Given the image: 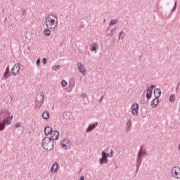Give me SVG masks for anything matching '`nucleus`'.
Wrapping results in <instances>:
<instances>
[{
	"mask_svg": "<svg viewBox=\"0 0 180 180\" xmlns=\"http://www.w3.org/2000/svg\"><path fill=\"white\" fill-rule=\"evenodd\" d=\"M117 27H115L113 29H110V27H108L106 30H105V34H107V36H113V32H115V30H116Z\"/></svg>",
	"mask_w": 180,
	"mask_h": 180,
	"instance_id": "obj_19",
	"label": "nucleus"
},
{
	"mask_svg": "<svg viewBox=\"0 0 180 180\" xmlns=\"http://www.w3.org/2000/svg\"><path fill=\"white\" fill-rule=\"evenodd\" d=\"M139 172V170H136V174H137Z\"/></svg>",
	"mask_w": 180,
	"mask_h": 180,
	"instance_id": "obj_44",
	"label": "nucleus"
},
{
	"mask_svg": "<svg viewBox=\"0 0 180 180\" xmlns=\"http://www.w3.org/2000/svg\"><path fill=\"white\" fill-rule=\"evenodd\" d=\"M77 67L79 68V71H80L83 75H86V70L85 69V67L82 65V63H77Z\"/></svg>",
	"mask_w": 180,
	"mask_h": 180,
	"instance_id": "obj_14",
	"label": "nucleus"
},
{
	"mask_svg": "<svg viewBox=\"0 0 180 180\" xmlns=\"http://www.w3.org/2000/svg\"><path fill=\"white\" fill-rule=\"evenodd\" d=\"M144 155H147V150L146 148H143V146H141L136 157L139 158H143Z\"/></svg>",
	"mask_w": 180,
	"mask_h": 180,
	"instance_id": "obj_9",
	"label": "nucleus"
},
{
	"mask_svg": "<svg viewBox=\"0 0 180 180\" xmlns=\"http://www.w3.org/2000/svg\"><path fill=\"white\" fill-rule=\"evenodd\" d=\"M151 96H153V93L147 92L146 94V98L148 100L151 99Z\"/></svg>",
	"mask_w": 180,
	"mask_h": 180,
	"instance_id": "obj_32",
	"label": "nucleus"
},
{
	"mask_svg": "<svg viewBox=\"0 0 180 180\" xmlns=\"http://www.w3.org/2000/svg\"><path fill=\"white\" fill-rule=\"evenodd\" d=\"M98 44L96 42H93L91 44L90 50H91V51H92L93 53H95V54H96V53L98 51Z\"/></svg>",
	"mask_w": 180,
	"mask_h": 180,
	"instance_id": "obj_12",
	"label": "nucleus"
},
{
	"mask_svg": "<svg viewBox=\"0 0 180 180\" xmlns=\"http://www.w3.org/2000/svg\"><path fill=\"white\" fill-rule=\"evenodd\" d=\"M82 96L83 98H86V94L82 93Z\"/></svg>",
	"mask_w": 180,
	"mask_h": 180,
	"instance_id": "obj_40",
	"label": "nucleus"
},
{
	"mask_svg": "<svg viewBox=\"0 0 180 180\" xmlns=\"http://www.w3.org/2000/svg\"><path fill=\"white\" fill-rule=\"evenodd\" d=\"M155 88V85L152 84L147 89V92H149L150 94H153V89Z\"/></svg>",
	"mask_w": 180,
	"mask_h": 180,
	"instance_id": "obj_25",
	"label": "nucleus"
},
{
	"mask_svg": "<svg viewBox=\"0 0 180 180\" xmlns=\"http://www.w3.org/2000/svg\"><path fill=\"white\" fill-rule=\"evenodd\" d=\"M110 151V148L107 147L103 151H102L101 154H104V155H108V153Z\"/></svg>",
	"mask_w": 180,
	"mask_h": 180,
	"instance_id": "obj_28",
	"label": "nucleus"
},
{
	"mask_svg": "<svg viewBox=\"0 0 180 180\" xmlns=\"http://www.w3.org/2000/svg\"><path fill=\"white\" fill-rule=\"evenodd\" d=\"M21 125H22V122H18V123L15 124L16 129H18V127H20Z\"/></svg>",
	"mask_w": 180,
	"mask_h": 180,
	"instance_id": "obj_35",
	"label": "nucleus"
},
{
	"mask_svg": "<svg viewBox=\"0 0 180 180\" xmlns=\"http://www.w3.org/2000/svg\"><path fill=\"white\" fill-rule=\"evenodd\" d=\"M153 94H154L155 98L158 99V98L161 96V89L160 88L155 89L153 91Z\"/></svg>",
	"mask_w": 180,
	"mask_h": 180,
	"instance_id": "obj_18",
	"label": "nucleus"
},
{
	"mask_svg": "<svg viewBox=\"0 0 180 180\" xmlns=\"http://www.w3.org/2000/svg\"><path fill=\"white\" fill-rule=\"evenodd\" d=\"M44 101V96L43 95V94H37V98L35 101V104L36 106L38 108H40V106H41V105H43V101Z\"/></svg>",
	"mask_w": 180,
	"mask_h": 180,
	"instance_id": "obj_6",
	"label": "nucleus"
},
{
	"mask_svg": "<svg viewBox=\"0 0 180 180\" xmlns=\"http://www.w3.org/2000/svg\"><path fill=\"white\" fill-rule=\"evenodd\" d=\"M49 117H50V112H49V111H44L42 113V118L44 120H47V119H49Z\"/></svg>",
	"mask_w": 180,
	"mask_h": 180,
	"instance_id": "obj_22",
	"label": "nucleus"
},
{
	"mask_svg": "<svg viewBox=\"0 0 180 180\" xmlns=\"http://www.w3.org/2000/svg\"><path fill=\"white\" fill-rule=\"evenodd\" d=\"M36 64H37V65H40V59H39V58H38V59L37 60Z\"/></svg>",
	"mask_w": 180,
	"mask_h": 180,
	"instance_id": "obj_38",
	"label": "nucleus"
},
{
	"mask_svg": "<svg viewBox=\"0 0 180 180\" xmlns=\"http://www.w3.org/2000/svg\"><path fill=\"white\" fill-rule=\"evenodd\" d=\"M8 77H11V71L9 70V65L7 66L3 75V79H8Z\"/></svg>",
	"mask_w": 180,
	"mask_h": 180,
	"instance_id": "obj_16",
	"label": "nucleus"
},
{
	"mask_svg": "<svg viewBox=\"0 0 180 180\" xmlns=\"http://www.w3.org/2000/svg\"><path fill=\"white\" fill-rule=\"evenodd\" d=\"M170 102H174L175 101V94H172L169 96Z\"/></svg>",
	"mask_w": 180,
	"mask_h": 180,
	"instance_id": "obj_31",
	"label": "nucleus"
},
{
	"mask_svg": "<svg viewBox=\"0 0 180 180\" xmlns=\"http://www.w3.org/2000/svg\"><path fill=\"white\" fill-rule=\"evenodd\" d=\"M58 171V164L54 163L51 167V172L56 174Z\"/></svg>",
	"mask_w": 180,
	"mask_h": 180,
	"instance_id": "obj_21",
	"label": "nucleus"
},
{
	"mask_svg": "<svg viewBox=\"0 0 180 180\" xmlns=\"http://www.w3.org/2000/svg\"><path fill=\"white\" fill-rule=\"evenodd\" d=\"M101 158L100 159V164L103 165V164H108L109 162V160L108 158V155L101 154Z\"/></svg>",
	"mask_w": 180,
	"mask_h": 180,
	"instance_id": "obj_10",
	"label": "nucleus"
},
{
	"mask_svg": "<svg viewBox=\"0 0 180 180\" xmlns=\"http://www.w3.org/2000/svg\"><path fill=\"white\" fill-rule=\"evenodd\" d=\"M172 175L176 179H180V167L176 166L172 169Z\"/></svg>",
	"mask_w": 180,
	"mask_h": 180,
	"instance_id": "obj_5",
	"label": "nucleus"
},
{
	"mask_svg": "<svg viewBox=\"0 0 180 180\" xmlns=\"http://www.w3.org/2000/svg\"><path fill=\"white\" fill-rule=\"evenodd\" d=\"M50 29L51 28L46 27L44 30V34H45V36H50V34H51V30H50Z\"/></svg>",
	"mask_w": 180,
	"mask_h": 180,
	"instance_id": "obj_23",
	"label": "nucleus"
},
{
	"mask_svg": "<svg viewBox=\"0 0 180 180\" xmlns=\"http://www.w3.org/2000/svg\"><path fill=\"white\" fill-rule=\"evenodd\" d=\"M42 147L46 151H51L54 148V141L50 137H45L42 141Z\"/></svg>",
	"mask_w": 180,
	"mask_h": 180,
	"instance_id": "obj_3",
	"label": "nucleus"
},
{
	"mask_svg": "<svg viewBox=\"0 0 180 180\" xmlns=\"http://www.w3.org/2000/svg\"><path fill=\"white\" fill-rule=\"evenodd\" d=\"M20 67H22V63H15L11 69V75L13 77H16L20 71Z\"/></svg>",
	"mask_w": 180,
	"mask_h": 180,
	"instance_id": "obj_4",
	"label": "nucleus"
},
{
	"mask_svg": "<svg viewBox=\"0 0 180 180\" xmlns=\"http://www.w3.org/2000/svg\"><path fill=\"white\" fill-rule=\"evenodd\" d=\"M42 63H43V64H47V59H46V58H44L42 59Z\"/></svg>",
	"mask_w": 180,
	"mask_h": 180,
	"instance_id": "obj_37",
	"label": "nucleus"
},
{
	"mask_svg": "<svg viewBox=\"0 0 180 180\" xmlns=\"http://www.w3.org/2000/svg\"><path fill=\"white\" fill-rule=\"evenodd\" d=\"M140 107L139 106L138 103H133L131 105V114L133 116H138L139 115V108Z\"/></svg>",
	"mask_w": 180,
	"mask_h": 180,
	"instance_id": "obj_8",
	"label": "nucleus"
},
{
	"mask_svg": "<svg viewBox=\"0 0 180 180\" xmlns=\"http://www.w3.org/2000/svg\"><path fill=\"white\" fill-rule=\"evenodd\" d=\"M178 88H179V83L177 84L176 89H178Z\"/></svg>",
	"mask_w": 180,
	"mask_h": 180,
	"instance_id": "obj_43",
	"label": "nucleus"
},
{
	"mask_svg": "<svg viewBox=\"0 0 180 180\" xmlns=\"http://www.w3.org/2000/svg\"><path fill=\"white\" fill-rule=\"evenodd\" d=\"M104 97H105V96H103L101 97V98L99 100L100 103H102V101H103Z\"/></svg>",
	"mask_w": 180,
	"mask_h": 180,
	"instance_id": "obj_39",
	"label": "nucleus"
},
{
	"mask_svg": "<svg viewBox=\"0 0 180 180\" xmlns=\"http://www.w3.org/2000/svg\"><path fill=\"white\" fill-rule=\"evenodd\" d=\"M158 103H160V99L155 97V98L151 101L150 105L152 108H155L156 106H158Z\"/></svg>",
	"mask_w": 180,
	"mask_h": 180,
	"instance_id": "obj_17",
	"label": "nucleus"
},
{
	"mask_svg": "<svg viewBox=\"0 0 180 180\" xmlns=\"http://www.w3.org/2000/svg\"><path fill=\"white\" fill-rule=\"evenodd\" d=\"M60 68H61V66L56 65H53L52 67V70L53 71H58V70H60Z\"/></svg>",
	"mask_w": 180,
	"mask_h": 180,
	"instance_id": "obj_27",
	"label": "nucleus"
},
{
	"mask_svg": "<svg viewBox=\"0 0 180 180\" xmlns=\"http://www.w3.org/2000/svg\"><path fill=\"white\" fill-rule=\"evenodd\" d=\"M139 169H140V166H137V165H136V171H139Z\"/></svg>",
	"mask_w": 180,
	"mask_h": 180,
	"instance_id": "obj_42",
	"label": "nucleus"
},
{
	"mask_svg": "<svg viewBox=\"0 0 180 180\" xmlns=\"http://www.w3.org/2000/svg\"><path fill=\"white\" fill-rule=\"evenodd\" d=\"M113 154H115V152L113 150H110V153L107 154V157L112 158V157H113Z\"/></svg>",
	"mask_w": 180,
	"mask_h": 180,
	"instance_id": "obj_30",
	"label": "nucleus"
},
{
	"mask_svg": "<svg viewBox=\"0 0 180 180\" xmlns=\"http://www.w3.org/2000/svg\"><path fill=\"white\" fill-rule=\"evenodd\" d=\"M98 126V122H96L95 124H90L87 129H86V133H91L92 130L94 129H96V127Z\"/></svg>",
	"mask_w": 180,
	"mask_h": 180,
	"instance_id": "obj_13",
	"label": "nucleus"
},
{
	"mask_svg": "<svg viewBox=\"0 0 180 180\" xmlns=\"http://www.w3.org/2000/svg\"><path fill=\"white\" fill-rule=\"evenodd\" d=\"M60 137V133H58L57 131H52L51 134V137L49 139H51L54 141V140H58Z\"/></svg>",
	"mask_w": 180,
	"mask_h": 180,
	"instance_id": "obj_11",
	"label": "nucleus"
},
{
	"mask_svg": "<svg viewBox=\"0 0 180 180\" xmlns=\"http://www.w3.org/2000/svg\"><path fill=\"white\" fill-rule=\"evenodd\" d=\"M61 85L62 86H67V81H65V79L62 80Z\"/></svg>",
	"mask_w": 180,
	"mask_h": 180,
	"instance_id": "obj_34",
	"label": "nucleus"
},
{
	"mask_svg": "<svg viewBox=\"0 0 180 180\" xmlns=\"http://www.w3.org/2000/svg\"><path fill=\"white\" fill-rule=\"evenodd\" d=\"M71 86H72V88H74V85H72Z\"/></svg>",
	"mask_w": 180,
	"mask_h": 180,
	"instance_id": "obj_46",
	"label": "nucleus"
},
{
	"mask_svg": "<svg viewBox=\"0 0 180 180\" xmlns=\"http://www.w3.org/2000/svg\"><path fill=\"white\" fill-rule=\"evenodd\" d=\"M4 113H5V110H1L0 116ZM2 118H0V120ZM12 120H13V115L8 116L6 118H4L3 121L0 122V131H3V130H5V124H6V126L11 125L12 123Z\"/></svg>",
	"mask_w": 180,
	"mask_h": 180,
	"instance_id": "obj_2",
	"label": "nucleus"
},
{
	"mask_svg": "<svg viewBox=\"0 0 180 180\" xmlns=\"http://www.w3.org/2000/svg\"><path fill=\"white\" fill-rule=\"evenodd\" d=\"M119 39H122V40H123V39H124V31H121L120 32Z\"/></svg>",
	"mask_w": 180,
	"mask_h": 180,
	"instance_id": "obj_29",
	"label": "nucleus"
},
{
	"mask_svg": "<svg viewBox=\"0 0 180 180\" xmlns=\"http://www.w3.org/2000/svg\"><path fill=\"white\" fill-rule=\"evenodd\" d=\"M60 146L62 148L67 150L68 148H70L71 147V141H70L68 139H65L61 141Z\"/></svg>",
	"mask_w": 180,
	"mask_h": 180,
	"instance_id": "obj_7",
	"label": "nucleus"
},
{
	"mask_svg": "<svg viewBox=\"0 0 180 180\" xmlns=\"http://www.w3.org/2000/svg\"><path fill=\"white\" fill-rule=\"evenodd\" d=\"M176 6H178V4H177L176 1H174V5L173 8L172 9V12H174V11L176 10Z\"/></svg>",
	"mask_w": 180,
	"mask_h": 180,
	"instance_id": "obj_33",
	"label": "nucleus"
},
{
	"mask_svg": "<svg viewBox=\"0 0 180 180\" xmlns=\"http://www.w3.org/2000/svg\"><path fill=\"white\" fill-rule=\"evenodd\" d=\"M179 150H180V144L179 145Z\"/></svg>",
	"mask_w": 180,
	"mask_h": 180,
	"instance_id": "obj_45",
	"label": "nucleus"
},
{
	"mask_svg": "<svg viewBox=\"0 0 180 180\" xmlns=\"http://www.w3.org/2000/svg\"><path fill=\"white\" fill-rule=\"evenodd\" d=\"M79 180H85V177L84 176H81Z\"/></svg>",
	"mask_w": 180,
	"mask_h": 180,
	"instance_id": "obj_41",
	"label": "nucleus"
},
{
	"mask_svg": "<svg viewBox=\"0 0 180 180\" xmlns=\"http://www.w3.org/2000/svg\"><path fill=\"white\" fill-rule=\"evenodd\" d=\"M117 22H119V20L117 19H115V20L112 19L109 23V25L113 26V25H116V23H117Z\"/></svg>",
	"mask_w": 180,
	"mask_h": 180,
	"instance_id": "obj_26",
	"label": "nucleus"
},
{
	"mask_svg": "<svg viewBox=\"0 0 180 180\" xmlns=\"http://www.w3.org/2000/svg\"><path fill=\"white\" fill-rule=\"evenodd\" d=\"M58 22V17L55 14H51L48 15L45 20V25L48 29H56Z\"/></svg>",
	"mask_w": 180,
	"mask_h": 180,
	"instance_id": "obj_1",
	"label": "nucleus"
},
{
	"mask_svg": "<svg viewBox=\"0 0 180 180\" xmlns=\"http://www.w3.org/2000/svg\"><path fill=\"white\" fill-rule=\"evenodd\" d=\"M53 133V128L50 126H46L44 128L45 136H50Z\"/></svg>",
	"mask_w": 180,
	"mask_h": 180,
	"instance_id": "obj_15",
	"label": "nucleus"
},
{
	"mask_svg": "<svg viewBox=\"0 0 180 180\" xmlns=\"http://www.w3.org/2000/svg\"><path fill=\"white\" fill-rule=\"evenodd\" d=\"M141 162H143V158L136 157V165L140 167L141 165Z\"/></svg>",
	"mask_w": 180,
	"mask_h": 180,
	"instance_id": "obj_24",
	"label": "nucleus"
},
{
	"mask_svg": "<svg viewBox=\"0 0 180 180\" xmlns=\"http://www.w3.org/2000/svg\"><path fill=\"white\" fill-rule=\"evenodd\" d=\"M131 119H129L126 124L127 133H129L131 131Z\"/></svg>",
	"mask_w": 180,
	"mask_h": 180,
	"instance_id": "obj_20",
	"label": "nucleus"
},
{
	"mask_svg": "<svg viewBox=\"0 0 180 180\" xmlns=\"http://www.w3.org/2000/svg\"><path fill=\"white\" fill-rule=\"evenodd\" d=\"M22 16H25V15H26V10L25 8L22 9Z\"/></svg>",
	"mask_w": 180,
	"mask_h": 180,
	"instance_id": "obj_36",
	"label": "nucleus"
}]
</instances>
